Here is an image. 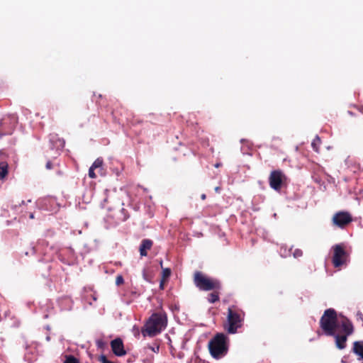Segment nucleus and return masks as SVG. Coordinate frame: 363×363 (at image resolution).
I'll use <instances>...</instances> for the list:
<instances>
[{
	"label": "nucleus",
	"mask_w": 363,
	"mask_h": 363,
	"mask_svg": "<svg viewBox=\"0 0 363 363\" xmlns=\"http://www.w3.org/2000/svg\"><path fill=\"white\" fill-rule=\"evenodd\" d=\"M64 363H79V360L72 355L66 356Z\"/></svg>",
	"instance_id": "obj_21"
},
{
	"label": "nucleus",
	"mask_w": 363,
	"mask_h": 363,
	"mask_svg": "<svg viewBox=\"0 0 363 363\" xmlns=\"http://www.w3.org/2000/svg\"><path fill=\"white\" fill-rule=\"evenodd\" d=\"M352 217L350 213L347 212H339L335 213L333 218L334 225L344 228L352 221Z\"/></svg>",
	"instance_id": "obj_9"
},
{
	"label": "nucleus",
	"mask_w": 363,
	"mask_h": 363,
	"mask_svg": "<svg viewBox=\"0 0 363 363\" xmlns=\"http://www.w3.org/2000/svg\"><path fill=\"white\" fill-rule=\"evenodd\" d=\"M220 165H221V163H220V162H217V163H216V164H213V166H214L215 167H220Z\"/></svg>",
	"instance_id": "obj_29"
},
{
	"label": "nucleus",
	"mask_w": 363,
	"mask_h": 363,
	"mask_svg": "<svg viewBox=\"0 0 363 363\" xmlns=\"http://www.w3.org/2000/svg\"><path fill=\"white\" fill-rule=\"evenodd\" d=\"M210 354L215 359H220L228 352L227 337L223 333L216 334L208 342Z\"/></svg>",
	"instance_id": "obj_4"
},
{
	"label": "nucleus",
	"mask_w": 363,
	"mask_h": 363,
	"mask_svg": "<svg viewBox=\"0 0 363 363\" xmlns=\"http://www.w3.org/2000/svg\"><path fill=\"white\" fill-rule=\"evenodd\" d=\"M215 191H216V192H219V191H220V187H218V186L216 187V188H215Z\"/></svg>",
	"instance_id": "obj_33"
},
{
	"label": "nucleus",
	"mask_w": 363,
	"mask_h": 363,
	"mask_svg": "<svg viewBox=\"0 0 363 363\" xmlns=\"http://www.w3.org/2000/svg\"><path fill=\"white\" fill-rule=\"evenodd\" d=\"M143 277H144V278H145V279H147V278H146V277H145V272L143 273Z\"/></svg>",
	"instance_id": "obj_35"
},
{
	"label": "nucleus",
	"mask_w": 363,
	"mask_h": 363,
	"mask_svg": "<svg viewBox=\"0 0 363 363\" xmlns=\"http://www.w3.org/2000/svg\"><path fill=\"white\" fill-rule=\"evenodd\" d=\"M0 155L6 157H15V152L13 150H6L4 149L0 151Z\"/></svg>",
	"instance_id": "obj_19"
},
{
	"label": "nucleus",
	"mask_w": 363,
	"mask_h": 363,
	"mask_svg": "<svg viewBox=\"0 0 363 363\" xmlns=\"http://www.w3.org/2000/svg\"><path fill=\"white\" fill-rule=\"evenodd\" d=\"M303 255V252L301 250L299 249H296L294 252H293V255L294 257L297 258V257H301Z\"/></svg>",
	"instance_id": "obj_24"
},
{
	"label": "nucleus",
	"mask_w": 363,
	"mask_h": 363,
	"mask_svg": "<svg viewBox=\"0 0 363 363\" xmlns=\"http://www.w3.org/2000/svg\"><path fill=\"white\" fill-rule=\"evenodd\" d=\"M166 279H162L161 281H160V288L161 289H164V281H165Z\"/></svg>",
	"instance_id": "obj_27"
},
{
	"label": "nucleus",
	"mask_w": 363,
	"mask_h": 363,
	"mask_svg": "<svg viewBox=\"0 0 363 363\" xmlns=\"http://www.w3.org/2000/svg\"><path fill=\"white\" fill-rule=\"evenodd\" d=\"M213 291V292L208 295V301L211 303H213L219 300V293L218 292V290Z\"/></svg>",
	"instance_id": "obj_16"
},
{
	"label": "nucleus",
	"mask_w": 363,
	"mask_h": 363,
	"mask_svg": "<svg viewBox=\"0 0 363 363\" xmlns=\"http://www.w3.org/2000/svg\"><path fill=\"white\" fill-rule=\"evenodd\" d=\"M286 179L285 175L280 170L272 171L269 178V186L275 191H279Z\"/></svg>",
	"instance_id": "obj_7"
},
{
	"label": "nucleus",
	"mask_w": 363,
	"mask_h": 363,
	"mask_svg": "<svg viewBox=\"0 0 363 363\" xmlns=\"http://www.w3.org/2000/svg\"><path fill=\"white\" fill-rule=\"evenodd\" d=\"M162 278L164 279H168L171 275V269L169 268H164L162 269Z\"/></svg>",
	"instance_id": "obj_22"
},
{
	"label": "nucleus",
	"mask_w": 363,
	"mask_h": 363,
	"mask_svg": "<svg viewBox=\"0 0 363 363\" xmlns=\"http://www.w3.org/2000/svg\"><path fill=\"white\" fill-rule=\"evenodd\" d=\"M359 111L362 113H363V106H360V107L359 108Z\"/></svg>",
	"instance_id": "obj_31"
},
{
	"label": "nucleus",
	"mask_w": 363,
	"mask_h": 363,
	"mask_svg": "<svg viewBox=\"0 0 363 363\" xmlns=\"http://www.w3.org/2000/svg\"><path fill=\"white\" fill-rule=\"evenodd\" d=\"M194 283L201 291L220 290V282L213 278H210L201 272H196L194 275Z\"/></svg>",
	"instance_id": "obj_5"
},
{
	"label": "nucleus",
	"mask_w": 363,
	"mask_h": 363,
	"mask_svg": "<svg viewBox=\"0 0 363 363\" xmlns=\"http://www.w3.org/2000/svg\"><path fill=\"white\" fill-rule=\"evenodd\" d=\"M245 147H242V150L244 155H247L248 156L255 157H257L258 152L256 149H255L253 147H247V149H249V152H245Z\"/></svg>",
	"instance_id": "obj_17"
},
{
	"label": "nucleus",
	"mask_w": 363,
	"mask_h": 363,
	"mask_svg": "<svg viewBox=\"0 0 363 363\" xmlns=\"http://www.w3.org/2000/svg\"><path fill=\"white\" fill-rule=\"evenodd\" d=\"M17 123V118L14 116L4 118L0 123V135L11 134Z\"/></svg>",
	"instance_id": "obj_8"
},
{
	"label": "nucleus",
	"mask_w": 363,
	"mask_h": 363,
	"mask_svg": "<svg viewBox=\"0 0 363 363\" xmlns=\"http://www.w3.org/2000/svg\"><path fill=\"white\" fill-rule=\"evenodd\" d=\"M50 142L51 144V148L53 149L56 147V155H53L54 158H57L60 155L59 153L60 151H62L65 147V141L62 138H60L57 137L56 134H50Z\"/></svg>",
	"instance_id": "obj_11"
},
{
	"label": "nucleus",
	"mask_w": 363,
	"mask_h": 363,
	"mask_svg": "<svg viewBox=\"0 0 363 363\" xmlns=\"http://www.w3.org/2000/svg\"><path fill=\"white\" fill-rule=\"evenodd\" d=\"M347 317L342 314L337 315V312L333 308H328L324 311L323 315L320 320V326L327 335H335L341 329V321Z\"/></svg>",
	"instance_id": "obj_1"
},
{
	"label": "nucleus",
	"mask_w": 363,
	"mask_h": 363,
	"mask_svg": "<svg viewBox=\"0 0 363 363\" xmlns=\"http://www.w3.org/2000/svg\"><path fill=\"white\" fill-rule=\"evenodd\" d=\"M206 194H202V195H201V199H202V200L206 199Z\"/></svg>",
	"instance_id": "obj_32"
},
{
	"label": "nucleus",
	"mask_w": 363,
	"mask_h": 363,
	"mask_svg": "<svg viewBox=\"0 0 363 363\" xmlns=\"http://www.w3.org/2000/svg\"><path fill=\"white\" fill-rule=\"evenodd\" d=\"M160 267H161L162 269H164V268H163V262H162V260H160Z\"/></svg>",
	"instance_id": "obj_34"
},
{
	"label": "nucleus",
	"mask_w": 363,
	"mask_h": 363,
	"mask_svg": "<svg viewBox=\"0 0 363 363\" xmlns=\"http://www.w3.org/2000/svg\"><path fill=\"white\" fill-rule=\"evenodd\" d=\"M102 160H95L91 167L94 169H98L99 173L102 174Z\"/></svg>",
	"instance_id": "obj_20"
},
{
	"label": "nucleus",
	"mask_w": 363,
	"mask_h": 363,
	"mask_svg": "<svg viewBox=\"0 0 363 363\" xmlns=\"http://www.w3.org/2000/svg\"><path fill=\"white\" fill-rule=\"evenodd\" d=\"M30 218H33V214H30Z\"/></svg>",
	"instance_id": "obj_36"
},
{
	"label": "nucleus",
	"mask_w": 363,
	"mask_h": 363,
	"mask_svg": "<svg viewBox=\"0 0 363 363\" xmlns=\"http://www.w3.org/2000/svg\"><path fill=\"white\" fill-rule=\"evenodd\" d=\"M321 143L320 138L318 136H315L311 143V146L315 152H319L318 147Z\"/></svg>",
	"instance_id": "obj_18"
},
{
	"label": "nucleus",
	"mask_w": 363,
	"mask_h": 363,
	"mask_svg": "<svg viewBox=\"0 0 363 363\" xmlns=\"http://www.w3.org/2000/svg\"><path fill=\"white\" fill-rule=\"evenodd\" d=\"M152 350L154 351L155 352H158L159 351V346H157L156 349L152 348Z\"/></svg>",
	"instance_id": "obj_30"
},
{
	"label": "nucleus",
	"mask_w": 363,
	"mask_h": 363,
	"mask_svg": "<svg viewBox=\"0 0 363 363\" xmlns=\"http://www.w3.org/2000/svg\"><path fill=\"white\" fill-rule=\"evenodd\" d=\"M111 346L114 354L118 357L123 356L126 354L124 350L123 343L121 339L116 338L111 341Z\"/></svg>",
	"instance_id": "obj_12"
},
{
	"label": "nucleus",
	"mask_w": 363,
	"mask_h": 363,
	"mask_svg": "<svg viewBox=\"0 0 363 363\" xmlns=\"http://www.w3.org/2000/svg\"><path fill=\"white\" fill-rule=\"evenodd\" d=\"M152 246V241L149 239L143 240L140 246V254L142 257L147 256V250H150Z\"/></svg>",
	"instance_id": "obj_13"
},
{
	"label": "nucleus",
	"mask_w": 363,
	"mask_h": 363,
	"mask_svg": "<svg viewBox=\"0 0 363 363\" xmlns=\"http://www.w3.org/2000/svg\"><path fill=\"white\" fill-rule=\"evenodd\" d=\"M124 280L121 275H118L116 279V285L119 286L123 283Z\"/></svg>",
	"instance_id": "obj_26"
},
{
	"label": "nucleus",
	"mask_w": 363,
	"mask_h": 363,
	"mask_svg": "<svg viewBox=\"0 0 363 363\" xmlns=\"http://www.w3.org/2000/svg\"><path fill=\"white\" fill-rule=\"evenodd\" d=\"M8 164L5 161L0 162V180L4 179L8 174Z\"/></svg>",
	"instance_id": "obj_15"
},
{
	"label": "nucleus",
	"mask_w": 363,
	"mask_h": 363,
	"mask_svg": "<svg viewBox=\"0 0 363 363\" xmlns=\"http://www.w3.org/2000/svg\"><path fill=\"white\" fill-rule=\"evenodd\" d=\"M340 324L341 329L337 331L342 333V335L335 332V335L332 336L335 339L336 347L340 350H342L346 347L347 337L353 333L354 327L352 322L348 318H344Z\"/></svg>",
	"instance_id": "obj_6"
},
{
	"label": "nucleus",
	"mask_w": 363,
	"mask_h": 363,
	"mask_svg": "<svg viewBox=\"0 0 363 363\" xmlns=\"http://www.w3.org/2000/svg\"><path fill=\"white\" fill-rule=\"evenodd\" d=\"M167 316L162 313H153L145 324V329L142 333L144 336L146 335L153 337L159 334L167 325Z\"/></svg>",
	"instance_id": "obj_3"
},
{
	"label": "nucleus",
	"mask_w": 363,
	"mask_h": 363,
	"mask_svg": "<svg viewBox=\"0 0 363 363\" xmlns=\"http://www.w3.org/2000/svg\"><path fill=\"white\" fill-rule=\"evenodd\" d=\"M333 250L334 255L333 257V263L335 267H338L344 263L345 251L340 245H336L334 246Z\"/></svg>",
	"instance_id": "obj_10"
},
{
	"label": "nucleus",
	"mask_w": 363,
	"mask_h": 363,
	"mask_svg": "<svg viewBox=\"0 0 363 363\" xmlns=\"http://www.w3.org/2000/svg\"><path fill=\"white\" fill-rule=\"evenodd\" d=\"M99 359L101 363H114L113 362L108 360L105 355H101Z\"/></svg>",
	"instance_id": "obj_25"
},
{
	"label": "nucleus",
	"mask_w": 363,
	"mask_h": 363,
	"mask_svg": "<svg viewBox=\"0 0 363 363\" xmlns=\"http://www.w3.org/2000/svg\"><path fill=\"white\" fill-rule=\"evenodd\" d=\"M46 167L48 169H50L52 168V163L50 161H48L46 164Z\"/></svg>",
	"instance_id": "obj_28"
},
{
	"label": "nucleus",
	"mask_w": 363,
	"mask_h": 363,
	"mask_svg": "<svg viewBox=\"0 0 363 363\" xmlns=\"http://www.w3.org/2000/svg\"><path fill=\"white\" fill-rule=\"evenodd\" d=\"M353 352L361 359H363V341H356L354 342Z\"/></svg>",
	"instance_id": "obj_14"
},
{
	"label": "nucleus",
	"mask_w": 363,
	"mask_h": 363,
	"mask_svg": "<svg viewBox=\"0 0 363 363\" xmlns=\"http://www.w3.org/2000/svg\"><path fill=\"white\" fill-rule=\"evenodd\" d=\"M95 169H94V168H93V167H90V168H89V177H90V178L94 179V178H96V174H95V172H94V170H95Z\"/></svg>",
	"instance_id": "obj_23"
},
{
	"label": "nucleus",
	"mask_w": 363,
	"mask_h": 363,
	"mask_svg": "<svg viewBox=\"0 0 363 363\" xmlns=\"http://www.w3.org/2000/svg\"><path fill=\"white\" fill-rule=\"evenodd\" d=\"M245 313L235 306H231L228 308L226 321L223 324L224 329L230 334L237 333L242 325Z\"/></svg>",
	"instance_id": "obj_2"
}]
</instances>
